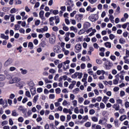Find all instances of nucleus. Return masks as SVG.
Instances as JSON below:
<instances>
[{
	"label": "nucleus",
	"mask_w": 129,
	"mask_h": 129,
	"mask_svg": "<svg viewBox=\"0 0 129 129\" xmlns=\"http://www.w3.org/2000/svg\"><path fill=\"white\" fill-rule=\"evenodd\" d=\"M104 45L106 48H111V43L109 42L105 43Z\"/></svg>",
	"instance_id": "18"
},
{
	"label": "nucleus",
	"mask_w": 129,
	"mask_h": 129,
	"mask_svg": "<svg viewBox=\"0 0 129 129\" xmlns=\"http://www.w3.org/2000/svg\"><path fill=\"white\" fill-rule=\"evenodd\" d=\"M86 67V66L85 65V63H83L81 64V69H85Z\"/></svg>",
	"instance_id": "58"
},
{
	"label": "nucleus",
	"mask_w": 129,
	"mask_h": 129,
	"mask_svg": "<svg viewBox=\"0 0 129 129\" xmlns=\"http://www.w3.org/2000/svg\"><path fill=\"white\" fill-rule=\"evenodd\" d=\"M9 122L7 120H4L2 122V126H4V125H6V124H8Z\"/></svg>",
	"instance_id": "50"
},
{
	"label": "nucleus",
	"mask_w": 129,
	"mask_h": 129,
	"mask_svg": "<svg viewBox=\"0 0 129 129\" xmlns=\"http://www.w3.org/2000/svg\"><path fill=\"white\" fill-rule=\"evenodd\" d=\"M99 87L101 89H103V88H104V86H103L102 83H99Z\"/></svg>",
	"instance_id": "44"
},
{
	"label": "nucleus",
	"mask_w": 129,
	"mask_h": 129,
	"mask_svg": "<svg viewBox=\"0 0 129 129\" xmlns=\"http://www.w3.org/2000/svg\"><path fill=\"white\" fill-rule=\"evenodd\" d=\"M18 121L19 122H23V121H24V118H23V117H19L18 118Z\"/></svg>",
	"instance_id": "54"
},
{
	"label": "nucleus",
	"mask_w": 129,
	"mask_h": 129,
	"mask_svg": "<svg viewBox=\"0 0 129 129\" xmlns=\"http://www.w3.org/2000/svg\"><path fill=\"white\" fill-rule=\"evenodd\" d=\"M76 41L77 43H79V42H82V41H83V36L79 37Z\"/></svg>",
	"instance_id": "21"
},
{
	"label": "nucleus",
	"mask_w": 129,
	"mask_h": 129,
	"mask_svg": "<svg viewBox=\"0 0 129 129\" xmlns=\"http://www.w3.org/2000/svg\"><path fill=\"white\" fill-rule=\"evenodd\" d=\"M108 99H109V97H108L106 96H104L102 99V101L103 102L106 103V102L107 101V100H108Z\"/></svg>",
	"instance_id": "19"
},
{
	"label": "nucleus",
	"mask_w": 129,
	"mask_h": 129,
	"mask_svg": "<svg viewBox=\"0 0 129 129\" xmlns=\"http://www.w3.org/2000/svg\"><path fill=\"white\" fill-rule=\"evenodd\" d=\"M85 126H86V127H90V126H91V122H87L85 124Z\"/></svg>",
	"instance_id": "31"
},
{
	"label": "nucleus",
	"mask_w": 129,
	"mask_h": 129,
	"mask_svg": "<svg viewBox=\"0 0 129 129\" xmlns=\"http://www.w3.org/2000/svg\"><path fill=\"white\" fill-rule=\"evenodd\" d=\"M113 108H115V110H119V105L117 104H114L113 105Z\"/></svg>",
	"instance_id": "16"
},
{
	"label": "nucleus",
	"mask_w": 129,
	"mask_h": 129,
	"mask_svg": "<svg viewBox=\"0 0 129 129\" xmlns=\"http://www.w3.org/2000/svg\"><path fill=\"white\" fill-rule=\"evenodd\" d=\"M38 97H39V95H36L34 96L33 100V102L34 103H36V102H37V101L38 100Z\"/></svg>",
	"instance_id": "24"
},
{
	"label": "nucleus",
	"mask_w": 129,
	"mask_h": 129,
	"mask_svg": "<svg viewBox=\"0 0 129 129\" xmlns=\"http://www.w3.org/2000/svg\"><path fill=\"white\" fill-rule=\"evenodd\" d=\"M75 19L77 22H81V20L83 19V15L82 14H77L75 16Z\"/></svg>",
	"instance_id": "6"
},
{
	"label": "nucleus",
	"mask_w": 129,
	"mask_h": 129,
	"mask_svg": "<svg viewBox=\"0 0 129 129\" xmlns=\"http://www.w3.org/2000/svg\"><path fill=\"white\" fill-rule=\"evenodd\" d=\"M25 95L28 97H31V93H30V91H27L25 93Z\"/></svg>",
	"instance_id": "41"
},
{
	"label": "nucleus",
	"mask_w": 129,
	"mask_h": 129,
	"mask_svg": "<svg viewBox=\"0 0 129 129\" xmlns=\"http://www.w3.org/2000/svg\"><path fill=\"white\" fill-rule=\"evenodd\" d=\"M55 92L56 94H60L61 93V89L60 88H57L55 89Z\"/></svg>",
	"instance_id": "32"
},
{
	"label": "nucleus",
	"mask_w": 129,
	"mask_h": 129,
	"mask_svg": "<svg viewBox=\"0 0 129 129\" xmlns=\"http://www.w3.org/2000/svg\"><path fill=\"white\" fill-rule=\"evenodd\" d=\"M37 91H36V88H31L30 89V92L31 93V95L34 96L35 94H36V92Z\"/></svg>",
	"instance_id": "13"
},
{
	"label": "nucleus",
	"mask_w": 129,
	"mask_h": 129,
	"mask_svg": "<svg viewBox=\"0 0 129 129\" xmlns=\"http://www.w3.org/2000/svg\"><path fill=\"white\" fill-rule=\"evenodd\" d=\"M128 25H129V23L127 22L122 25V28L123 29H126V27H127Z\"/></svg>",
	"instance_id": "34"
},
{
	"label": "nucleus",
	"mask_w": 129,
	"mask_h": 129,
	"mask_svg": "<svg viewBox=\"0 0 129 129\" xmlns=\"http://www.w3.org/2000/svg\"><path fill=\"white\" fill-rule=\"evenodd\" d=\"M78 76V72H76L74 75H72V78L75 79Z\"/></svg>",
	"instance_id": "33"
},
{
	"label": "nucleus",
	"mask_w": 129,
	"mask_h": 129,
	"mask_svg": "<svg viewBox=\"0 0 129 129\" xmlns=\"http://www.w3.org/2000/svg\"><path fill=\"white\" fill-rule=\"evenodd\" d=\"M20 71H21V73L23 75L27 74L28 71L27 70H23V69H20Z\"/></svg>",
	"instance_id": "26"
},
{
	"label": "nucleus",
	"mask_w": 129,
	"mask_h": 129,
	"mask_svg": "<svg viewBox=\"0 0 129 129\" xmlns=\"http://www.w3.org/2000/svg\"><path fill=\"white\" fill-rule=\"evenodd\" d=\"M24 114L25 117H29V116H30V115L32 114V111H31V110H28V111L27 112V114L25 112Z\"/></svg>",
	"instance_id": "17"
},
{
	"label": "nucleus",
	"mask_w": 129,
	"mask_h": 129,
	"mask_svg": "<svg viewBox=\"0 0 129 129\" xmlns=\"http://www.w3.org/2000/svg\"><path fill=\"white\" fill-rule=\"evenodd\" d=\"M119 119L121 121H122L124 119H126V116L125 115H122L120 117Z\"/></svg>",
	"instance_id": "20"
},
{
	"label": "nucleus",
	"mask_w": 129,
	"mask_h": 129,
	"mask_svg": "<svg viewBox=\"0 0 129 129\" xmlns=\"http://www.w3.org/2000/svg\"><path fill=\"white\" fill-rule=\"evenodd\" d=\"M49 73H52V74H54V73H55V72H56V71H55V70H54L53 69H50L49 70Z\"/></svg>",
	"instance_id": "55"
},
{
	"label": "nucleus",
	"mask_w": 129,
	"mask_h": 129,
	"mask_svg": "<svg viewBox=\"0 0 129 129\" xmlns=\"http://www.w3.org/2000/svg\"><path fill=\"white\" fill-rule=\"evenodd\" d=\"M109 39L110 40H113V39H114V38H115V36H114V35H113V34H110L109 35Z\"/></svg>",
	"instance_id": "37"
},
{
	"label": "nucleus",
	"mask_w": 129,
	"mask_h": 129,
	"mask_svg": "<svg viewBox=\"0 0 129 129\" xmlns=\"http://www.w3.org/2000/svg\"><path fill=\"white\" fill-rule=\"evenodd\" d=\"M114 123L115 124V126L118 127V119H115L114 121Z\"/></svg>",
	"instance_id": "40"
},
{
	"label": "nucleus",
	"mask_w": 129,
	"mask_h": 129,
	"mask_svg": "<svg viewBox=\"0 0 129 129\" xmlns=\"http://www.w3.org/2000/svg\"><path fill=\"white\" fill-rule=\"evenodd\" d=\"M3 106L4 108L8 107V101L7 100H6L5 102H4V103H3Z\"/></svg>",
	"instance_id": "49"
},
{
	"label": "nucleus",
	"mask_w": 129,
	"mask_h": 129,
	"mask_svg": "<svg viewBox=\"0 0 129 129\" xmlns=\"http://www.w3.org/2000/svg\"><path fill=\"white\" fill-rule=\"evenodd\" d=\"M12 81H13L12 83H16V86H17V87H20V89H22V88H23V86L22 85V83L19 82L20 80L18 79V78L17 77L14 78L12 80Z\"/></svg>",
	"instance_id": "1"
},
{
	"label": "nucleus",
	"mask_w": 129,
	"mask_h": 129,
	"mask_svg": "<svg viewBox=\"0 0 129 129\" xmlns=\"http://www.w3.org/2000/svg\"><path fill=\"white\" fill-rule=\"evenodd\" d=\"M40 47H43V48H44V47H46V42H45V41H42L40 44H39Z\"/></svg>",
	"instance_id": "29"
},
{
	"label": "nucleus",
	"mask_w": 129,
	"mask_h": 129,
	"mask_svg": "<svg viewBox=\"0 0 129 129\" xmlns=\"http://www.w3.org/2000/svg\"><path fill=\"white\" fill-rule=\"evenodd\" d=\"M92 120L93 121H94L95 122H96L98 121V118L96 117H92Z\"/></svg>",
	"instance_id": "38"
},
{
	"label": "nucleus",
	"mask_w": 129,
	"mask_h": 129,
	"mask_svg": "<svg viewBox=\"0 0 129 129\" xmlns=\"http://www.w3.org/2000/svg\"><path fill=\"white\" fill-rule=\"evenodd\" d=\"M43 32H47L48 31V26H45L44 28H42Z\"/></svg>",
	"instance_id": "45"
},
{
	"label": "nucleus",
	"mask_w": 129,
	"mask_h": 129,
	"mask_svg": "<svg viewBox=\"0 0 129 129\" xmlns=\"http://www.w3.org/2000/svg\"><path fill=\"white\" fill-rule=\"evenodd\" d=\"M95 33H96V30L94 29H93L92 32L89 34V36L91 37L93 36Z\"/></svg>",
	"instance_id": "27"
},
{
	"label": "nucleus",
	"mask_w": 129,
	"mask_h": 129,
	"mask_svg": "<svg viewBox=\"0 0 129 129\" xmlns=\"http://www.w3.org/2000/svg\"><path fill=\"white\" fill-rule=\"evenodd\" d=\"M11 14H14L16 13V8H13L10 11Z\"/></svg>",
	"instance_id": "62"
},
{
	"label": "nucleus",
	"mask_w": 129,
	"mask_h": 129,
	"mask_svg": "<svg viewBox=\"0 0 129 129\" xmlns=\"http://www.w3.org/2000/svg\"><path fill=\"white\" fill-rule=\"evenodd\" d=\"M86 32V29L85 28H83L82 29H81L79 32H78V34L79 35H82V34H84Z\"/></svg>",
	"instance_id": "14"
},
{
	"label": "nucleus",
	"mask_w": 129,
	"mask_h": 129,
	"mask_svg": "<svg viewBox=\"0 0 129 129\" xmlns=\"http://www.w3.org/2000/svg\"><path fill=\"white\" fill-rule=\"evenodd\" d=\"M107 64H108V65L106 64L105 65V67H106V70H109L110 69V68H111V67H112L113 66V64L111 62H110V61L107 60Z\"/></svg>",
	"instance_id": "7"
},
{
	"label": "nucleus",
	"mask_w": 129,
	"mask_h": 129,
	"mask_svg": "<svg viewBox=\"0 0 129 129\" xmlns=\"http://www.w3.org/2000/svg\"><path fill=\"white\" fill-rule=\"evenodd\" d=\"M15 31H18L20 30V26L19 25H15Z\"/></svg>",
	"instance_id": "52"
},
{
	"label": "nucleus",
	"mask_w": 129,
	"mask_h": 129,
	"mask_svg": "<svg viewBox=\"0 0 129 129\" xmlns=\"http://www.w3.org/2000/svg\"><path fill=\"white\" fill-rule=\"evenodd\" d=\"M76 13H77V11H74L72 13L70 14V16L71 18H73L74 17L75 15H76Z\"/></svg>",
	"instance_id": "36"
},
{
	"label": "nucleus",
	"mask_w": 129,
	"mask_h": 129,
	"mask_svg": "<svg viewBox=\"0 0 129 129\" xmlns=\"http://www.w3.org/2000/svg\"><path fill=\"white\" fill-rule=\"evenodd\" d=\"M96 62L97 64H102V60H101V59H96Z\"/></svg>",
	"instance_id": "48"
},
{
	"label": "nucleus",
	"mask_w": 129,
	"mask_h": 129,
	"mask_svg": "<svg viewBox=\"0 0 129 129\" xmlns=\"http://www.w3.org/2000/svg\"><path fill=\"white\" fill-rule=\"evenodd\" d=\"M119 42L120 44H124V43H125V39H124V38L121 37L120 38Z\"/></svg>",
	"instance_id": "23"
},
{
	"label": "nucleus",
	"mask_w": 129,
	"mask_h": 129,
	"mask_svg": "<svg viewBox=\"0 0 129 129\" xmlns=\"http://www.w3.org/2000/svg\"><path fill=\"white\" fill-rule=\"evenodd\" d=\"M56 42V36L55 35L52 34V36L51 37L49 38V42L50 44H51L53 45V44H55V42Z\"/></svg>",
	"instance_id": "4"
},
{
	"label": "nucleus",
	"mask_w": 129,
	"mask_h": 129,
	"mask_svg": "<svg viewBox=\"0 0 129 129\" xmlns=\"http://www.w3.org/2000/svg\"><path fill=\"white\" fill-rule=\"evenodd\" d=\"M124 105H125V107L126 108H128V107H129V102H127V101L125 102V103H124Z\"/></svg>",
	"instance_id": "59"
},
{
	"label": "nucleus",
	"mask_w": 129,
	"mask_h": 129,
	"mask_svg": "<svg viewBox=\"0 0 129 129\" xmlns=\"http://www.w3.org/2000/svg\"><path fill=\"white\" fill-rule=\"evenodd\" d=\"M73 5H74V3H73V1L72 0H68L66 3V5L69 6V7H70Z\"/></svg>",
	"instance_id": "12"
},
{
	"label": "nucleus",
	"mask_w": 129,
	"mask_h": 129,
	"mask_svg": "<svg viewBox=\"0 0 129 129\" xmlns=\"http://www.w3.org/2000/svg\"><path fill=\"white\" fill-rule=\"evenodd\" d=\"M6 79V76L4 75L0 74V81H4Z\"/></svg>",
	"instance_id": "28"
},
{
	"label": "nucleus",
	"mask_w": 129,
	"mask_h": 129,
	"mask_svg": "<svg viewBox=\"0 0 129 129\" xmlns=\"http://www.w3.org/2000/svg\"><path fill=\"white\" fill-rule=\"evenodd\" d=\"M19 32L20 33H21V34H25V29H23V28H20L19 29Z\"/></svg>",
	"instance_id": "60"
},
{
	"label": "nucleus",
	"mask_w": 129,
	"mask_h": 129,
	"mask_svg": "<svg viewBox=\"0 0 129 129\" xmlns=\"http://www.w3.org/2000/svg\"><path fill=\"white\" fill-rule=\"evenodd\" d=\"M27 101H28V98L25 97L22 100V103H25L27 102Z\"/></svg>",
	"instance_id": "57"
},
{
	"label": "nucleus",
	"mask_w": 129,
	"mask_h": 129,
	"mask_svg": "<svg viewBox=\"0 0 129 129\" xmlns=\"http://www.w3.org/2000/svg\"><path fill=\"white\" fill-rule=\"evenodd\" d=\"M84 101V99L83 97L79 98V103H82L83 101Z\"/></svg>",
	"instance_id": "53"
},
{
	"label": "nucleus",
	"mask_w": 129,
	"mask_h": 129,
	"mask_svg": "<svg viewBox=\"0 0 129 129\" xmlns=\"http://www.w3.org/2000/svg\"><path fill=\"white\" fill-rule=\"evenodd\" d=\"M60 118L61 121H65V119H66L65 116L64 115L60 116Z\"/></svg>",
	"instance_id": "42"
},
{
	"label": "nucleus",
	"mask_w": 129,
	"mask_h": 129,
	"mask_svg": "<svg viewBox=\"0 0 129 129\" xmlns=\"http://www.w3.org/2000/svg\"><path fill=\"white\" fill-rule=\"evenodd\" d=\"M79 88H76V89H75L73 91V92H75L76 94L78 93V92H79Z\"/></svg>",
	"instance_id": "56"
},
{
	"label": "nucleus",
	"mask_w": 129,
	"mask_h": 129,
	"mask_svg": "<svg viewBox=\"0 0 129 129\" xmlns=\"http://www.w3.org/2000/svg\"><path fill=\"white\" fill-rule=\"evenodd\" d=\"M54 20H55V24L57 25V24H59L60 23V17L59 16H54Z\"/></svg>",
	"instance_id": "15"
},
{
	"label": "nucleus",
	"mask_w": 129,
	"mask_h": 129,
	"mask_svg": "<svg viewBox=\"0 0 129 129\" xmlns=\"http://www.w3.org/2000/svg\"><path fill=\"white\" fill-rule=\"evenodd\" d=\"M90 26H91V24L90 23L88 22H86L83 25V28H85L86 30H87L88 28H90Z\"/></svg>",
	"instance_id": "9"
},
{
	"label": "nucleus",
	"mask_w": 129,
	"mask_h": 129,
	"mask_svg": "<svg viewBox=\"0 0 129 129\" xmlns=\"http://www.w3.org/2000/svg\"><path fill=\"white\" fill-rule=\"evenodd\" d=\"M44 14H45V12L43 10H41L39 12V17L40 18V19H41V20H45L44 17Z\"/></svg>",
	"instance_id": "11"
},
{
	"label": "nucleus",
	"mask_w": 129,
	"mask_h": 129,
	"mask_svg": "<svg viewBox=\"0 0 129 129\" xmlns=\"http://www.w3.org/2000/svg\"><path fill=\"white\" fill-rule=\"evenodd\" d=\"M95 113V110L94 109H91L89 111V114L91 115L94 114Z\"/></svg>",
	"instance_id": "46"
},
{
	"label": "nucleus",
	"mask_w": 129,
	"mask_h": 129,
	"mask_svg": "<svg viewBox=\"0 0 129 129\" xmlns=\"http://www.w3.org/2000/svg\"><path fill=\"white\" fill-rule=\"evenodd\" d=\"M35 26H39V25H40V20H36L35 22Z\"/></svg>",
	"instance_id": "61"
},
{
	"label": "nucleus",
	"mask_w": 129,
	"mask_h": 129,
	"mask_svg": "<svg viewBox=\"0 0 129 129\" xmlns=\"http://www.w3.org/2000/svg\"><path fill=\"white\" fill-rule=\"evenodd\" d=\"M100 108L103 109L105 107V105L103 102H101L100 104Z\"/></svg>",
	"instance_id": "51"
},
{
	"label": "nucleus",
	"mask_w": 129,
	"mask_h": 129,
	"mask_svg": "<svg viewBox=\"0 0 129 129\" xmlns=\"http://www.w3.org/2000/svg\"><path fill=\"white\" fill-rule=\"evenodd\" d=\"M13 63V59L12 58H9L5 62L4 66L5 67H8V66H10L11 64Z\"/></svg>",
	"instance_id": "5"
},
{
	"label": "nucleus",
	"mask_w": 129,
	"mask_h": 129,
	"mask_svg": "<svg viewBox=\"0 0 129 129\" xmlns=\"http://www.w3.org/2000/svg\"><path fill=\"white\" fill-rule=\"evenodd\" d=\"M79 12L80 13H84L85 12V9L84 8H80Z\"/></svg>",
	"instance_id": "64"
},
{
	"label": "nucleus",
	"mask_w": 129,
	"mask_h": 129,
	"mask_svg": "<svg viewBox=\"0 0 129 129\" xmlns=\"http://www.w3.org/2000/svg\"><path fill=\"white\" fill-rule=\"evenodd\" d=\"M89 20L91 22H96L98 20V16L96 15V14L91 15L89 17Z\"/></svg>",
	"instance_id": "2"
},
{
	"label": "nucleus",
	"mask_w": 129,
	"mask_h": 129,
	"mask_svg": "<svg viewBox=\"0 0 129 129\" xmlns=\"http://www.w3.org/2000/svg\"><path fill=\"white\" fill-rule=\"evenodd\" d=\"M28 47L30 48V50H32V49H33L34 48L33 46L34 44H33V42H30L28 43Z\"/></svg>",
	"instance_id": "22"
},
{
	"label": "nucleus",
	"mask_w": 129,
	"mask_h": 129,
	"mask_svg": "<svg viewBox=\"0 0 129 129\" xmlns=\"http://www.w3.org/2000/svg\"><path fill=\"white\" fill-rule=\"evenodd\" d=\"M18 110H20V111H22L23 114L26 113V112H27V109L24 108V107H23V106H20L18 108Z\"/></svg>",
	"instance_id": "10"
},
{
	"label": "nucleus",
	"mask_w": 129,
	"mask_h": 129,
	"mask_svg": "<svg viewBox=\"0 0 129 129\" xmlns=\"http://www.w3.org/2000/svg\"><path fill=\"white\" fill-rule=\"evenodd\" d=\"M37 91L38 93H41V92H43V88H38L37 89Z\"/></svg>",
	"instance_id": "47"
},
{
	"label": "nucleus",
	"mask_w": 129,
	"mask_h": 129,
	"mask_svg": "<svg viewBox=\"0 0 129 129\" xmlns=\"http://www.w3.org/2000/svg\"><path fill=\"white\" fill-rule=\"evenodd\" d=\"M15 5H21L22 1L21 0H15Z\"/></svg>",
	"instance_id": "35"
},
{
	"label": "nucleus",
	"mask_w": 129,
	"mask_h": 129,
	"mask_svg": "<svg viewBox=\"0 0 129 129\" xmlns=\"http://www.w3.org/2000/svg\"><path fill=\"white\" fill-rule=\"evenodd\" d=\"M73 105L75 106H77V100H74L73 101Z\"/></svg>",
	"instance_id": "63"
},
{
	"label": "nucleus",
	"mask_w": 129,
	"mask_h": 129,
	"mask_svg": "<svg viewBox=\"0 0 129 129\" xmlns=\"http://www.w3.org/2000/svg\"><path fill=\"white\" fill-rule=\"evenodd\" d=\"M12 116H18V114H17V111H16V110L12 111Z\"/></svg>",
	"instance_id": "30"
},
{
	"label": "nucleus",
	"mask_w": 129,
	"mask_h": 129,
	"mask_svg": "<svg viewBox=\"0 0 129 129\" xmlns=\"http://www.w3.org/2000/svg\"><path fill=\"white\" fill-rule=\"evenodd\" d=\"M53 51L56 54L61 53V47L58 45H56L53 47Z\"/></svg>",
	"instance_id": "3"
},
{
	"label": "nucleus",
	"mask_w": 129,
	"mask_h": 129,
	"mask_svg": "<svg viewBox=\"0 0 129 129\" xmlns=\"http://www.w3.org/2000/svg\"><path fill=\"white\" fill-rule=\"evenodd\" d=\"M74 7V4L71 5V6H68L67 7V11L68 12H70V11H72V8Z\"/></svg>",
	"instance_id": "25"
},
{
	"label": "nucleus",
	"mask_w": 129,
	"mask_h": 129,
	"mask_svg": "<svg viewBox=\"0 0 129 129\" xmlns=\"http://www.w3.org/2000/svg\"><path fill=\"white\" fill-rule=\"evenodd\" d=\"M75 48L78 51L77 53H79L82 48V46L80 44H77L75 45Z\"/></svg>",
	"instance_id": "8"
},
{
	"label": "nucleus",
	"mask_w": 129,
	"mask_h": 129,
	"mask_svg": "<svg viewBox=\"0 0 129 129\" xmlns=\"http://www.w3.org/2000/svg\"><path fill=\"white\" fill-rule=\"evenodd\" d=\"M78 76L79 79H81V78H82V76H83V74H82V73H78Z\"/></svg>",
	"instance_id": "39"
},
{
	"label": "nucleus",
	"mask_w": 129,
	"mask_h": 129,
	"mask_svg": "<svg viewBox=\"0 0 129 129\" xmlns=\"http://www.w3.org/2000/svg\"><path fill=\"white\" fill-rule=\"evenodd\" d=\"M58 30H59V28H58V27L57 26L52 27V30L54 31V32H58Z\"/></svg>",
	"instance_id": "43"
}]
</instances>
